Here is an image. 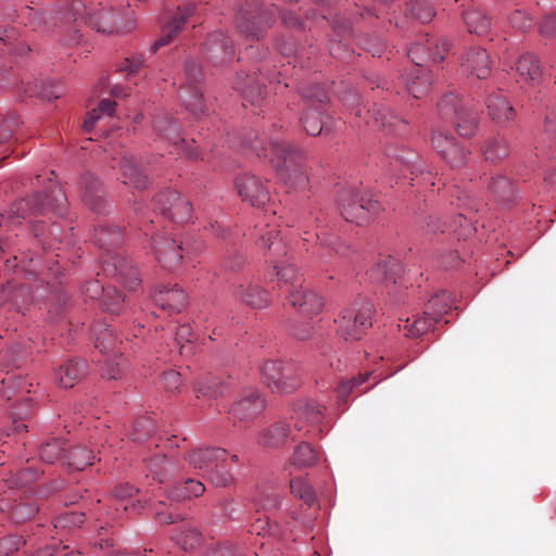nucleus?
<instances>
[{
  "label": "nucleus",
  "mask_w": 556,
  "mask_h": 556,
  "mask_svg": "<svg viewBox=\"0 0 556 556\" xmlns=\"http://www.w3.org/2000/svg\"><path fill=\"white\" fill-rule=\"evenodd\" d=\"M25 542L18 535H8L0 539V556H9L16 552Z\"/></svg>",
  "instance_id": "680f3d73"
},
{
  "label": "nucleus",
  "mask_w": 556,
  "mask_h": 556,
  "mask_svg": "<svg viewBox=\"0 0 556 556\" xmlns=\"http://www.w3.org/2000/svg\"><path fill=\"white\" fill-rule=\"evenodd\" d=\"M305 99L311 101L312 105L317 104L315 108L306 110L301 121L307 135L317 136L323 130V111L321 105L329 101L327 90L318 84H309L302 86L300 89Z\"/></svg>",
  "instance_id": "9b49d317"
},
{
  "label": "nucleus",
  "mask_w": 556,
  "mask_h": 556,
  "mask_svg": "<svg viewBox=\"0 0 556 556\" xmlns=\"http://www.w3.org/2000/svg\"><path fill=\"white\" fill-rule=\"evenodd\" d=\"M193 338V333L191 327L189 325H181L177 331L175 337V343L179 346V354L184 355L186 353H190L192 348L191 345H184L181 342L186 341L187 343H191Z\"/></svg>",
  "instance_id": "13d9d810"
},
{
  "label": "nucleus",
  "mask_w": 556,
  "mask_h": 556,
  "mask_svg": "<svg viewBox=\"0 0 556 556\" xmlns=\"http://www.w3.org/2000/svg\"><path fill=\"white\" fill-rule=\"evenodd\" d=\"M491 61L484 49L471 48L460 60V68L464 74L484 79L490 75Z\"/></svg>",
  "instance_id": "b1692460"
},
{
  "label": "nucleus",
  "mask_w": 556,
  "mask_h": 556,
  "mask_svg": "<svg viewBox=\"0 0 556 556\" xmlns=\"http://www.w3.org/2000/svg\"><path fill=\"white\" fill-rule=\"evenodd\" d=\"M279 231L269 229L261 237V245L267 248L271 258L267 260L273 264L271 275L277 277L278 287L282 292L289 289L301 287L302 276L296 271L288 260H280V256H287L286 244L278 239Z\"/></svg>",
  "instance_id": "39448f33"
},
{
  "label": "nucleus",
  "mask_w": 556,
  "mask_h": 556,
  "mask_svg": "<svg viewBox=\"0 0 556 556\" xmlns=\"http://www.w3.org/2000/svg\"><path fill=\"white\" fill-rule=\"evenodd\" d=\"M539 30L542 36H553L556 31V15H546L544 20L540 23Z\"/></svg>",
  "instance_id": "774afa93"
},
{
  "label": "nucleus",
  "mask_w": 556,
  "mask_h": 556,
  "mask_svg": "<svg viewBox=\"0 0 556 556\" xmlns=\"http://www.w3.org/2000/svg\"><path fill=\"white\" fill-rule=\"evenodd\" d=\"M369 377V374L359 375L351 380L342 381L338 389V396L341 401H346L348 395L353 391L355 387L363 384Z\"/></svg>",
  "instance_id": "052dcab7"
},
{
  "label": "nucleus",
  "mask_w": 556,
  "mask_h": 556,
  "mask_svg": "<svg viewBox=\"0 0 556 556\" xmlns=\"http://www.w3.org/2000/svg\"><path fill=\"white\" fill-rule=\"evenodd\" d=\"M186 462L197 470L201 471V476L207 473L214 466L224 464L228 459L237 463L238 456L232 455L229 457L228 452L220 447H199L190 451L185 456Z\"/></svg>",
  "instance_id": "a211bd4d"
},
{
  "label": "nucleus",
  "mask_w": 556,
  "mask_h": 556,
  "mask_svg": "<svg viewBox=\"0 0 556 556\" xmlns=\"http://www.w3.org/2000/svg\"><path fill=\"white\" fill-rule=\"evenodd\" d=\"M386 153L390 159L392 172L399 173L404 178L409 176L412 181L420 179L432 187L435 185L432 180V172L427 164L412 152L405 151L404 155H399L388 150Z\"/></svg>",
  "instance_id": "ddd939ff"
},
{
  "label": "nucleus",
  "mask_w": 556,
  "mask_h": 556,
  "mask_svg": "<svg viewBox=\"0 0 556 556\" xmlns=\"http://www.w3.org/2000/svg\"><path fill=\"white\" fill-rule=\"evenodd\" d=\"M123 235L119 229L101 227L96 230L94 241L105 252L101 256V268L105 276L117 278L128 289L136 290L140 285L138 271L118 251L111 250L121 244Z\"/></svg>",
  "instance_id": "7ed1b4c3"
},
{
  "label": "nucleus",
  "mask_w": 556,
  "mask_h": 556,
  "mask_svg": "<svg viewBox=\"0 0 556 556\" xmlns=\"http://www.w3.org/2000/svg\"><path fill=\"white\" fill-rule=\"evenodd\" d=\"M289 303L298 307L300 312L307 316L318 314L324 305V302L319 295L315 292L304 289L303 286L294 289H289L285 292Z\"/></svg>",
  "instance_id": "393cba45"
},
{
  "label": "nucleus",
  "mask_w": 556,
  "mask_h": 556,
  "mask_svg": "<svg viewBox=\"0 0 556 556\" xmlns=\"http://www.w3.org/2000/svg\"><path fill=\"white\" fill-rule=\"evenodd\" d=\"M65 443L61 440H52L40 446L39 457L48 464L58 460L65 462L66 458Z\"/></svg>",
  "instance_id": "37998d69"
},
{
  "label": "nucleus",
  "mask_w": 556,
  "mask_h": 556,
  "mask_svg": "<svg viewBox=\"0 0 556 556\" xmlns=\"http://www.w3.org/2000/svg\"><path fill=\"white\" fill-rule=\"evenodd\" d=\"M92 334L94 337V346L102 353H114L119 351L117 348V338L110 329L109 325L97 324L92 326ZM122 344V341H119Z\"/></svg>",
  "instance_id": "f704fd0d"
},
{
  "label": "nucleus",
  "mask_w": 556,
  "mask_h": 556,
  "mask_svg": "<svg viewBox=\"0 0 556 556\" xmlns=\"http://www.w3.org/2000/svg\"><path fill=\"white\" fill-rule=\"evenodd\" d=\"M228 459L224 464H218L214 466L207 473L203 475V478L218 488L229 486L233 481L232 472L229 468Z\"/></svg>",
  "instance_id": "c03bdc74"
},
{
  "label": "nucleus",
  "mask_w": 556,
  "mask_h": 556,
  "mask_svg": "<svg viewBox=\"0 0 556 556\" xmlns=\"http://www.w3.org/2000/svg\"><path fill=\"white\" fill-rule=\"evenodd\" d=\"M400 269L401 267L396 264V261L391 256H387L370 270L369 275L377 282L396 283V276Z\"/></svg>",
  "instance_id": "e433bc0d"
},
{
  "label": "nucleus",
  "mask_w": 556,
  "mask_h": 556,
  "mask_svg": "<svg viewBox=\"0 0 556 556\" xmlns=\"http://www.w3.org/2000/svg\"><path fill=\"white\" fill-rule=\"evenodd\" d=\"M341 215L346 222L364 225L376 216L381 206L375 197L364 190H343L339 195Z\"/></svg>",
  "instance_id": "0eeeda50"
},
{
  "label": "nucleus",
  "mask_w": 556,
  "mask_h": 556,
  "mask_svg": "<svg viewBox=\"0 0 556 556\" xmlns=\"http://www.w3.org/2000/svg\"><path fill=\"white\" fill-rule=\"evenodd\" d=\"M372 305L364 300L344 307L334 319L337 333L344 340H358L371 327Z\"/></svg>",
  "instance_id": "6e6552de"
},
{
  "label": "nucleus",
  "mask_w": 556,
  "mask_h": 556,
  "mask_svg": "<svg viewBox=\"0 0 556 556\" xmlns=\"http://www.w3.org/2000/svg\"><path fill=\"white\" fill-rule=\"evenodd\" d=\"M186 81L181 85L179 98L187 110L199 115L204 112V102L199 87L202 76L201 67L195 61H189L185 70Z\"/></svg>",
  "instance_id": "2eb2a0df"
},
{
  "label": "nucleus",
  "mask_w": 556,
  "mask_h": 556,
  "mask_svg": "<svg viewBox=\"0 0 556 556\" xmlns=\"http://www.w3.org/2000/svg\"><path fill=\"white\" fill-rule=\"evenodd\" d=\"M94 456L91 451L85 447H75L66 453V465L75 470H83L87 466L92 465Z\"/></svg>",
  "instance_id": "8fccbe9b"
},
{
  "label": "nucleus",
  "mask_w": 556,
  "mask_h": 556,
  "mask_svg": "<svg viewBox=\"0 0 556 556\" xmlns=\"http://www.w3.org/2000/svg\"><path fill=\"white\" fill-rule=\"evenodd\" d=\"M408 11L414 18L419 20L421 23H427L434 16L433 9L425 0H416L410 3Z\"/></svg>",
  "instance_id": "6e6d98bb"
},
{
  "label": "nucleus",
  "mask_w": 556,
  "mask_h": 556,
  "mask_svg": "<svg viewBox=\"0 0 556 556\" xmlns=\"http://www.w3.org/2000/svg\"><path fill=\"white\" fill-rule=\"evenodd\" d=\"M67 199L61 188H54L50 193H35L30 199H21L14 202L7 213L8 219L13 224H20L28 214H43L52 210L58 215H63L66 210Z\"/></svg>",
  "instance_id": "423d86ee"
},
{
  "label": "nucleus",
  "mask_w": 556,
  "mask_h": 556,
  "mask_svg": "<svg viewBox=\"0 0 556 556\" xmlns=\"http://www.w3.org/2000/svg\"><path fill=\"white\" fill-rule=\"evenodd\" d=\"M204 491L205 486L201 481L187 479L184 483L175 485L168 492V498L174 502H180L200 496Z\"/></svg>",
  "instance_id": "58836bf2"
},
{
  "label": "nucleus",
  "mask_w": 556,
  "mask_h": 556,
  "mask_svg": "<svg viewBox=\"0 0 556 556\" xmlns=\"http://www.w3.org/2000/svg\"><path fill=\"white\" fill-rule=\"evenodd\" d=\"M374 123L389 134L402 136L407 130L406 122L386 108H374L367 111Z\"/></svg>",
  "instance_id": "bb28decb"
},
{
  "label": "nucleus",
  "mask_w": 556,
  "mask_h": 556,
  "mask_svg": "<svg viewBox=\"0 0 556 556\" xmlns=\"http://www.w3.org/2000/svg\"><path fill=\"white\" fill-rule=\"evenodd\" d=\"M248 1L250 7L238 15V28L247 38L258 40L273 24L274 12L260 8L257 0Z\"/></svg>",
  "instance_id": "f8f14e48"
},
{
  "label": "nucleus",
  "mask_w": 556,
  "mask_h": 556,
  "mask_svg": "<svg viewBox=\"0 0 556 556\" xmlns=\"http://www.w3.org/2000/svg\"><path fill=\"white\" fill-rule=\"evenodd\" d=\"M197 7L187 3L177 8V14L163 27V34L150 48L151 52H156L161 47L168 45L172 39L182 29L184 25L195 14Z\"/></svg>",
  "instance_id": "5701e85b"
},
{
  "label": "nucleus",
  "mask_w": 556,
  "mask_h": 556,
  "mask_svg": "<svg viewBox=\"0 0 556 556\" xmlns=\"http://www.w3.org/2000/svg\"><path fill=\"white\" fill-rule=\"evenodd\" d=\"M440 113L448 116L452 112L456 114V129L462 137H470L475 134L478 125V114L465 108H458V100L454 93L446 94L438 104Z\"/></svg>",
  "instance_id": "f3484780"
},
{
  "label": "nucleus",
  "mask_w": 556,
  "mask_h": 556,
  "mask_svg": "<svg viewBox=\"0 0 556 556\" xmlns=\"http://www.w3.org/2000/svg\"><path fill=\"white\" fill-rule=\"evenodd\" d=\"M86 363L79 359H68L56 371L59 384L63 388H72L86 375Z\"/></svg>",
  "instance_id": "72a5a7b5"
},
{
  "label": "nucleus",
  "mask_w": 556,
  "mask_h": 556,
  "mask_svg": "<svg viewBox=\"0 0 556 556\" xmlns=\"http://www.w3.org/2000/svg\"><path fill=\"white\" fill-rule=\"evenodd\" d=\"M81 199L92 211H100L103 204V191L99 180L91 174L80 178Z\"/></svg>",
  "instance_id": "7c9ffc66"
},
{
  "label": "nucleus",
  "mask_w": 556,
  "mask_h": 556,
  "mask_svg": "<svg viewBox=\"0 0 556 556\" xmlns=\"http://www.w3.org/2000/svg\"><path fill=\"white\" fill-rule=\"evenodd\" d=\"M144 66V58L142 54H136L130 58H126L119 66L121 72L127 74H136Z\"/></svg>",
  "instance_id": "69168bd1"
},
{
  "label": "nucleus",
  "mask_w": 556,
  "mask_h": 556,
  "mask_svg": "<svg viewBox=\"0 0 556 556\" xmlns=\"http://www.w3.org/2000/svg\"><path fill=\"white\" fill-rule=\"evenodd\" d=\"M483 153L488 161L495 162L509 154V144L504 137L496 136L485 142Z\"/></svg>",
  "instance_id": "49530a36"
},
{
  "label": "nucleus",
  "mask_w": 556,
  "mask_h": 556,
  "mask_svg": "<svg viewBox=\"0 0 556 556\" xmlns=\"http://www.w3.org/2000/svg\"><path fill=\"white\" fill-rule=\"evenodd\" d=\"M432 146L451 167L460 166L466 161L467 150L445 130L437 129L433 131Z\"/></svg>",
  "instance_id": "aec40b11"
},
{
  "label": "nucleus",
  "mask_w": 556,
  "mask_h": 556,
  "mask_svg": "<svg viewBox=\"0 0 556 556\" xmlns=\"http://www.w3.org/2000/svg\"><path fill=\"white\" fill-rule=\"evenodd\" d=\"M235 293L237 299L254 308L266 307L270 302L268 292L252 282L239 285Z\"/></svg>",
  "instance_id": "473e14b6"
},
{
  "label": "nucleus",
  "mask_w": 556,
  "mask_h": 556,
  "mask_svg": "<svg viewBox=\"0 0 556 556\" xmlns=\"http://www.w3.org/2000/svg\"><path fill=\"white\" fill-rule=\"evenodd\" d=\"M427 54L431 58L432 61L439 62L444 60V53L447 52L450 48V43L447 39L441 38L432 41L427 39Z\"/></svg>",
  "instance_id": "4d7b16f0"
},
{
  "label": "nucleus",
  "mask_w": 556,
  "mask_h": 556,
  "mask_svg": "<svg viewBox=\"0 0 556 556\" xmlns=\"http://www.w3.org/2000/svg\"><path fill=\"white\" fill-rule=\"evenodd\" d=\"M516 71L526 80H536L541 76L538 60L530 53H526L518 59Z\"/></svg>",
  "instance_id": "de8ad7c7"
},
{
  "label": "nucleus",
  "mask_w": 556,
  "mask_h": 556,
  "mask_svg": "<svg viewBox=\"0 0 556 556\" xmlns=\"http://www.w3.org/2000/svg\"><path fill=\"white\" fill-rule=\"evenodd\" d=\"M489 190L498 202L507 203L514 198V186L509 178L498 175L493 177Z\"/></svg>",
  "instance_id": "79ce46f5"
},
{
  "label": "nucleus",
  "mask_w": 556,
  "mask_h": 556,
  "mask_svg": "<svg viewBox=\"0 0 556 556\" xmlns=\"http://www.w3.org/2000/svg\"><path fill=\"white\" fill-rule=\"evenodd\" d=\"M85 515L83 513L68 511L59 516L55 520V528L79 527L84 523Z\"/></svg>",
  "instance_id": "bf43d9fd"
},
{
  "label": "nucleus",
  "mask_w": 556,
  "mask_h": 556,
  "mask_svg": "<svg viewBox=\"0 0 556 556\" xmlns=\"http://www.w3.org/2000/svg\"><path fill=\"white\" fill-rule=\"evenodd\" d=\"M426 48L421 43H416L410 47L408 50V56L415 63V67L409 77L406 78V86L409 93L414 96V98L419 99L424 94H426L430 89V80L424 73L421 68V61L424 58L419 56L420 52H424Z\"/></svg>",
  "instance_id": "4be33fe9"
},
{
  "label": "nucleus",
  "mask_w": 556,
  "mask_h": 556,
  "mask_svg": "<svg viewBox=\"0 0 556 556\" xmlns=\"http://www.w3.org/2000/svg\"><path fill=\"white\" fill-rule=\"evenodd\" d=\"M118 166L125 185L138 190L148 187V176L138 167L136 160L131 155H123L118 162Z\"/></svg>",
  "instance_id": "c85d7f7f"
},
{
  "label": "nucleus",
  "mask_w": 556,
  "mask_h": 556,
  "mask_svg": "<svg viewBox=\"0 0 556 556\" xmlns=\"http://www.w3.org/2000/svg\"><path fill=\"white\" fill-rule=\"evenodd\" d=\"M236 188L241 200L255 207H264L270 199L268 188L254 175L238 177Z\"/></svg>",
  "instance_id": "412c9836"
},
{
  "label": "nucleus",
  "mask_w": 556,
  "mask_h": 556,
  "mask_svg": "<svg viewBox=\"0 0 556 556\" xmlns=\"http://www.w3.org/2000/svg\"><path fill=\"white\" fill-rule=\"evenodd\" d=\"M261 371L264 382L273 392L289 393L299 384L293 367L279 361L265 362Z\"/></svg>",
  "instance_id": "4468645a"
},
{
  "label": "nucleus",
  "mask_w": 556,
  "mask_h": 556,
  "mask_svg": "<svg viewBox=\"0 0 556 556\" xmlns=\"http://www.w3.org/2000/svg\"><path fill=\"white\" fill-rule=\"evenodd\" d=\"M29 93L30 97H39L41 99L51 101L54 99H59L61 94L64 92L63 86L60 84H55L54 81H42L40 85H35L25 90Z\"/></svg>",
  "instance_id": "09e8293b"
},
{
  "label": "nucleus",
  "mask_w": 556,
  "mask_h": 556,
  "mask_svg": "<svg viewBox=\"0 0 556 556\" xmlns=\"http://www.w3.org/2000/svg\"><path fill=\"white\" fill-rule=\"evenodd\" d=\"M323 409L316 401L300 402L293 407L290 421H277L264 430L258 443L265 447L283 444L288 439L295 441L321 432Z\"/></svg>",
  "instance_id": "f257e3e1"
},
{
  "label": "nucleus",
  "mask_w": 556,
  "mask_h": 556,
  "mask_svg": "<svg viewBox=\"0 0 556 556\" xmlns=\"http://www.w3.org/2000/svg\"><path fill=\"white\" fill-rule=\"evenodd\" d=\"M162 384L168 392H175L181 384L180 374L175 370H169L163 374Z\"/></svg>",
  "instance_id": "338daca9"
},
{
  "label": "nucleus",
  "mask_w": 556,
  "mask_h": 556,
  "mask_svg": "<svg viewBox=\"0 0 556 556\" xmlns=\"http://www.w3.org/2000/svg\"><path fill=\"white\" fill-rule=\"evenodd\" d=\"M264 405V400L256 390H245L228 412V418L233 426L247 424L263 410Z\"/></svg>",
  "instance_id": "6ab92c4d"
},
{
  "label": "nucleus",
  "mask_w": 556,
  "mask_h": 556,
  "mask_svg": "<svg viewBox=\"0 0 556 556\" xmlns=\"http://www.w3.org/2000/svg\"><path fill=\"white\" fill-rule=\"evenodd\" d=\"M13 502V505L5 503L4 506H1V509H8L11 519L16 523L29 520L38 511L37 501L28 490H25L22 495L18 498H14Z\"/></svg>",
  "instance_id": "a878e982"
},
{
  "label": "nucleus",
  "mask_w": 556,
  "mask_h": 556,
  "mask_svg": "<svg viewBox=\"0 0 556 556\" xmlns=\"http://www.w3.org/2000/svg\"><path fill=\"white\" fill-rule=\"evenodd\" d=\"M290 489L294 496L301 498L306 505L312 506L316 495L312 486L302 478H294L290 481Z\"/></svg>",
  "instance_id": "603ef678"
},
{
  "label": "nucleus",
  "mask_w": 556,
  "mask_h": 556,
  "mask_svg": "<svg viewBox=\"0 0 556 556\" xmlns=\"http://www.w3.org/2000/svg\"><path fill=\"white\" fill-rule=\"evenodd\" d=\"M154 303L169 314L178 313L186 305L187 296L184 290L164 286L153 295Z\"/></svg>",
  "instance_id": "cd10ccee"
},
{
  "label": "nucleus",
  "mask_w": 556,
  "mask_h": 556,
  "mask_svg": "<svg viewBox=\"0 0 556 556\" xmlns=\"http://www.w3.org/2000/svg\"><path fill=\"white\" fill-rule=\"evenodd\" d=\"M509 18L510 25L521 31H526L533 25L532 18L522 10H515Z\"/></svg>",
  "instance_id": "e2e57ef3"
},
{
  "label": "nucleus",
  "mask_w": 556,
  "mask_h": 556,
  "mask_svg": "<svg viewBox=\"0 0 556 556\" xmlns=\"http://www.w3.org/2000/svg\"><path fill=\"white\" fill-rule=\"evenodd\" d=\"M233 88L240 91L244 100L252 105L258 104L265 93V87L261 81L250 75H243V73L237 74Z\"/></svg>",
  "instance_id": "2f4dec72"
},
{
  "label": "nucleus",
  "mask_w": 556,
  "mask_h": 556,
  "mask_svg": "<svg viewBox=\"0 0 556 556\" xmlns=\"http://www.w3.org/2000/svg\"><path fill=\"white\" fill-rule=\"evenodd\" d=\"M176 541L185 551L194 549L201 545L202 535L195 529L186 525L181 527Z\"/></svg>",
  "instance_id": "864d4df0"
},
{
  "label": "nucleus",
  "mask_w": 556,
  "mask_h": 556,
  "mask_svg": "<svg viewBox=\"0 0 556 556\" xmlns=\"http://www.w3.org/2000/svg\"><path fill=\"white\" fill-rule=\"evenodd\" d=\"M226 387L218 378H208L198 383L195 393L198 399L216 400L225 394Z\"/></svg>",
  "instance_id": "a19ab883"
},
{
  "label": "nucleus",
  "mask_w": 556,
  "mask_h": 556,
  "mask_svg": "<svg viewBox=\"0 0 556 556\" xmlns=\"http://www.w3.org/2000/svg\"><path fill=\"white\" fill-rule=\"evenodd\" d=\"M453 300L451 294L442 291L432 296L426 305V315L437 317V320L452 308Z\"/></svg>",
  "instance_id": "a18cd8bd"
},
{
  "label": "nucleus",
  "mask_w": 556,
  "mask_h": 556,
  "mask_svg": "<svg viewBox=\"0 0 556 556\" xmlns=\"http://www.w3.org/2000/svg\"><path fill=\"white\" fill-rule=\"evenodd\" d=\"M166 463L165 456L157 455L151 458L146 465L148 471L147 476H152L153 480L163 482L162 473Z\"/></svg>",
  "instance_id": "0e129e2a"
},
{
  "label": "nucleus",
  "mask_w": 556,
  "mask_h": 556,
  "mask_svg": "<svg viewBox=\"0 0 556 556\" xmlns=\"http://www.w3.org/2000/svg\"><path fill=\"white\" fill-rule=\"evenodd\" d=\"M152 250L155 258L164 267L173 268L179 264L189 254L197 253L201 249V243L189 244L188 242H176L174 239L159 235L152 240Z\"/></svg>",
  "instance_id": "1a4fd4ad"
},
{
  "label": "nucleus",
  "mask_w": 556,
  "mask_h": 556,
  "mask_svg": "<svg viewBox=\"0 0 556 556\" xmlns=\"http://www.w3.org/2000/svg\"><path fill=\"white\" fill-rule=\"evenodd\" d=\"M152 125L155 135L170 143L175 150H177V155H184L190 159L197 157L198 153L195 151L197 148L193 146V141L189 143L181 137L180 126L169 114H156L153 118Z\"/></svg>",
  "instance_id": "9d476101"
},
{
  "label": "nucleus",
  "mask_w": 556,
  "mask_h": 556,
  "mask_svg": "<svg viewBox=\"0 0 556 556\" xmlns=\"http://www.w3.org/2000/svg\"><path fill=\"white\" fill-rule=\"evenodd\" d=\"M258 155L264 154L269 157V162L276 170L279 179L293 189H304L308 184V177L305 173V152L281 139L270 136L268 138L269 153L267 148L258 139L247 143Z\"/></svg>",
  "instance_id": "f03ea898"
},
{
  "label": "nucleus",
  "mask_w": 556,
  "mask_h": 556,
  "mask_svg": "<svg viewBox=\"0 0 556 556\" xmlns=\"http://www.w3.org/2000/svg\"><path fill=\"white\" fill-rule=\"evenodd\" d=\"M208 43L212 49H218L224 52L225 59L229 61L235 55L232 41L223 33H215L210 36Z\"/></svg>",
  "instance_id": "5fc2aeb1"
},
{
  "label": "nucleus",
  "mask_w": 556,
  "mask_h": 556,
  "mask_svg": "<svg viewBox=\"0 0 556 556\" xmlns=\"http://www.w3.org/2000/svg\"><path fill=\"white\" fill-rule=\"evenodd\" d=\"M317 452L307 443L300 444L292 456V464L299 468L313 466L317 460Z\"/></svg>",
  "instance_id": "3c124183"
},
{
  "label": "nucleus",
  "mask_w": 556,
  "mask_h": 556,
  "mask_svg": "<svg viewBox=\"0 0 556 556\" xmlns=\"http://www.w3.org/2000/svg\"><path fill=\"white\" fill-rule=\"evenodd\" d=\"M435 323L437 317L425 314L422 317L414 316L413 319L401 320L399 328L405 331L407 337L416 338L431 330Z\"/></svg>",
  "instance_id": "c9c22d12"
},
{
  "label": "nucleus",
  "mask_w": 556,
  "mask_h": 556,
  "mask_svg": "<svg viewBox=\"0 0 556 556\" xmlns=\"http://www.w3.org/2000/svg\"><path fill=\"white\" fill-rule=\"evenodd\" d=\"M464 21L468 31L482 36L490 29L491 21L485 13L479 9H470L464 13Z\"/></svg>",
  "instance_id": "ea45409f"
},
{
  "label": "nucleus",
  "mask_w": 556,
  "mask_h": 556,
  "mask_svg": "<svg viewBox=\"0 0 556 556\" xmlns=\"http://www.w3.org/2000/svg\"><path fill=\"white\" fill-rule=\"evenodd\" d=\"M87 292L91 293V298H96L102 292V306L112 314H118L123 308L124 298L115 287L103 288L98 281H94L87 286Z\"/></svg>",
  "instance_id": "c756f323"
},
{
  "label": "nucleus",
  "mask_w": 556,
  "mask_h": 556,
  "mask_svg": "<svg viewBox=\"0 0 556 556\" xmlns=\"http://www.w3.org/2000/svg\"><path fill=\"white\" fill-rule=\"evenodd\" d=\"M58 17L63 24L71 20L76 23H85L105 34H121L129 31L134 23L129 18H124L122 14L112 9L87 8L80 0L71 1L64 11L58 12Z\"/></svg>",
  "instance_id": "20e7f679"
},
{
  "label": "nucleus",
  "mask_w": 556,
  "mask_h": 556,
  "mask_svg": "<svg viewBox=\"0 0 556 556\" xmlns=\"http://www.w3.org/2000/svg\"><path fill=\"white\" fill-rule=\"evenodd\" d=\"M154 210L176 223L188 222L192 206L188 200L175 190H164L154 198Z\"/></svg>",
  "instance_id": "dca6fc26"
},
{
  "label": "nucleus",
  "mask_w": 556,
  "mask_h": 556,
  "mask_svg": "<svg viewBox=\"0 0 556 556\" xmlns=\"http://www.w3.org/2000/svg\"><path fill=\"white\" fill-rule=\"evenodd\" d=\"M486 106L491 117L497 122H506L513 118L515 111L503 94L496 93L488 98Z\"/></svg>",
  "instance_id": "4c0bfd02"
}]
</instances>
